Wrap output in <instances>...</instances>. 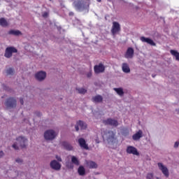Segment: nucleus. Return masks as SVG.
Listing matches in <instances>:
<instances>
[{"instance_id": "obj_10", "label": "nucleus", "mask_w": 179, "mask_h": 179, "mask_svg": "<svg viewBox=\"0 0 179 179\" xmlns=\"http://www.w3.org/2000/svg\"><path fill=\"white\" fill-rule=\"evenodd\" d=\"M158 167L159 170H161L162 173L166 177V178H169V176H170V173L169 172V169H167L164 165H163L162 163H158Z\"/></svg>"}, {"instance_id": "obj_21", "label": "nucleus", "mask_w": 179, "mask_h": 179, "mask_svg": "<svg viewBox=\"0 0 179 179\" xmlns=\"http://www.w3.org/2000/svg\"><path fill=\"white\" fill-rule=\"evenodd\" d=\"M62 145L64 148V149H66V150H73V147H72V145L66 141H63L62 143Z\"/></svg>"}, {"instance_id": "obj_4", "label": "nucleus", "mask_w": 179, "mask_h": 179, "mask_svg": "<svg viewBox=\"0 0 179 179\" xmlns=\"http://www.w3.org/2000/svg\"><path fill=\"white\" fill-rule=\"evenodd\" d=\"M17 52V49L15 47H8L6 48L4 57L6 58H11L13 53Z\"/></svg>"}, {"instance_id": "obj_9", "label": "nucleus", "mask_w": 179, "mask_h": 179, "mask_svg": "<svg viewBox=\"0 0 179 179\" xmlns=\"http://www.w3.org/2000/svg\"><path fill=\"white\" fill-rule=\"evenodd\" d=\"M126 152L129 155H134V156H139V152H138V149H136V148H135L132 145L127 146Z\"/></svg>"}, {"instance_id": "obj_32", "label": "nucleus", "mask_w": 179, "mask_h": 179, "mask_svg": "<svg viewBox=\"0 0 179 179\" xmlns=\"http://www.w3.org/2000/svg\"><path fill=\"white\" fill-rule=\"evenodd\" d=\"M43 17H48V13L44 12L42 15Z\"/></svg>"}, {"instance_id": "obj_33", "label": "nucleus", "mask_w": 179, "mask_h": 179, "mask_svg": "<svg viewBox=\"0 0 179 179\" xmlns=\"http://www.w3.org/2000/svg\"><path fill=\"white\" fill-rule=\"evenodd\" d=\"M15 162H16L17 163H23V160L21 159L20 158L17 159L15 160Z\"/></svg>"}, {"instance_id": "obj_14", "label": "nucleus", "mask_w": 179, "mask_h": 179, "mask_svg": "<svg viewBox=\"0 0 179 179\" xmlns=\"http://www.w3.org/2000/svg\"><path fill=\"white\" fill-rule=\"evenodd\" d=\"M46 76L47 73L44 71H39L35 75L36 79L37 80H39V82H41V80H44Z\"/></svg>"}, {"instance_id": "obj_12", "label": "nucleus", "mask_w": 179, "mask_h": 179, "mask_svg": "<svg viewBox=\"0 0 179 179\" xmlns=\"http://www.w3.org/2000/svg\"><path fill=\"white\" fill-rule=\"evenodd\" d=\"M141 41L142 43H147V44H149L150 45H152L153 47H156V43L153 41L150 38H146L145 36H141L140 38Z\"/></svg>"}, {"instance_id": "obj_15", "label": "nucleus", "mask_w": 179, "mask_h": 179, "mask_svg": "<svg viewBox=\"0 0 179 179\" xmlns=\"http://www.w3.org/2000/svg\"><path fill=\"white\" fill-rule=\"evenodd\" d=\"M134 48H127V50L126 51V53L124 54V58L131 59L134 58Z\"/></svg>"}, {"instance_id": "obj_30", "label": "nucleus", "mask_w": 179, "mask_h": 179, "mask_svg": "<svg viewBox=\"0 0 179 179\" xmlns=\"http://www.w3.org/2000/svg\"><path fill=\"white\" fill-rule=\"evenodd\" d=\"M14 72H15V70H13V68H10V69H7V71H6L7 75H13Z\"/></svg>"}, {"instance_id": "obj_17", "label": "nucleus", "mask_w": 179, "mask_h": 179, "mask_svg": "<svg viewBox=\"0 0 179 179\" xmlns=\"http://www.w3.org/2000/svg\"><path fill=\"white\" fill-rule=\"evenodd\" d=\"M78 143L80 148H83V149H86V150L89 149V146H87V144H86V141L85 140V138H79Z\"/></svg>"}, {"instance_id": "obj_7", "label": "nucleus", "mask_w": 179, "mask_h": 179, "mask_svg": "<svg viewBox=\"0 0 179 179\" xmlns=\"http://www.w3.org/2000/svg\"><path fill=\"white\" fill-rule=\"evenodd\" d=\"M119 31H121V26L120 25V23L117 22H113L111 29L112 34L113 36H115V34H117V33H118Z\"/></svg>"}, {"instance_id": "obj_39", "label": "nucleus", "mask_w": 179, "mask_h": 179, "mask_svg": "<svg viewBox=\"0 0 179 179\" xmlns=\"http://www.w3.org/2000/svg\"><path fill=\"white\" fill-rule=\"evenodd\" d=\"M69 16H73V15H75V13H73V12H70L69 13Z\"/></svg>"}, {"instance_id": "obj_41", "label": "nucleus", "mask_w": 179, "mask_h": 179, "mask_svg": "<svg viewBox=\"0 0 179 179\" xmlns=\"http://www.w3.org/2000/svg\"><path fill=\"white\" fill-rule=\"evenodd\" d=\"M97 2H101V0H96Z\"/></svg>"}, {"instance_id": "obj_11", "label": "nucleus", "mask_w": 179, "mask_h": 179, "mask_svg": "<svg viewBox=\"0 0 179 179\" xmlns=\"http://www.w3.org/2000/svg\"><path fill=\"white\" fill-rule=\"evenodd\" d=\"M50 166L52 169V170H55L56 171H59V170H61V164H59V162L55 159L50 162Z\"/></svg>"}, {"instance_id": "obj_27", "label": "nucleus", "mask_w": 179, "mask_h": 179, "mask_svg": "<svg viewBox=\"0 0 179 179\" xmlns=\"http://www.w3.org/2000/svg\"><path fill=\"white\" fill-rule=\"evenodd\" d=\"M113 90H115L119 96H124V90H122V88H114Z\"/></svg>"}, {"instance_id": "obj_22", "label": "nucleus", "mask_w": 179, "mask_h": 179, "mask_svg": "<svg viewBox=\"0 0 179 179\" xmlns=\"http://www.w3.org/2000/svg\"><path fill=\"white\" fill-rule=\"evenodd\" d=\"M87 166L89 169H97V164L93 161H88Z\"/></svg>"}, {"instance_id": "obj_3", "label": "nucleus", "mask_w": 179, "mask_h": 179, "mask_svg": "<svg viewBox=\"0 0 179 179\" xmlns=\"http://www.w3.org/2000/svg\"><path fill=\"white\" fill-rule=\"evenodd\" d=\"M17 105V101L16 99L13 97H10L6 99L5 102V106L7 107V108H15Z\"/></svg>"}, {"instance_id": "obj_23", "label": "nucleus", "mask_w": 179, "mask_h": 179, "mask_svg": "<svg viewBox=\"0 0 179 179\" xmlns=\"http://www.w3.org/2000/svg\"><path fill=\"white\" fill-rule=\"evenodd\" d=\"M0 26H1L2 27H8V26H9V24L5 18L1 17L0 18Z\"/></svg>"}, {"instance_id": "obj_36", "label": "nucleus", "mask_w": 179, "mask_h": 179, "mask_svg": "<svg viewBox=\"0 0 179 179\" xmlns=\"http://www.w3.org/2000/svg\"><path fill=\"white\" fill-rule=\"evenodd\" d=\"M87 76L88 78H92V71H90L88 73H87Z\"/></svg>"}, {"instance_id": "obj_35", "label": "nucleus", "mask_w": 179, "mask_h": 179, "mask_svg": "<svg viewBox=\"0 0 179 179\" xmlns=\"http://www.w3.org/2000/svg\"><path fill=\"white\" fill-rule=\"evenodd\" d=\"M56 159L58 160V162H62V159L60 157H58V155L56 156Z\"/></svg>"}, {"instance_id": "obj_37", "label": "nucleus", "mask_w": 179, "mask_h": 179, "mask_svg": "<svg viewBox=\"0 0 179 179\" xmlns=\"http://www.w3.org/2000/svg\"><path fill=\"white\" fill-rule=\"evenodd\" d=\"M20 104H22V106H23V104L24 103V101H23L22 98H20Z\"/></svg>"}, {"instance_id": "obj_16", "label": "nucleus", "mask_w": 179, "mask_h": 179, "mask_svg": "<svg viewBox=\"0 0 179 179\" xmlns=\"http://www.w3.org/2000/svg\"><path fill=\"white\" fill-rule=\"evenodd\" d=\"M79 127L80 129H86V128H87V124L83 122V121L79 120L76 125V131H79Z\"/></svg>"}, {"instance_id": "obj_34", "label": "nucleus", "mask_w": 179, "mask_h": 179, "mask_svg": "<svg viewBox=\"0 0 179 179\" xmlns=\"http://www.w3.org/2000/svg\"><path fill=\"white\" fill-rule=\"evenodd\" d=\"M178 145H179V142L178 141H176L174 144V148H178Z\"/></svg>"}, {"instance_id": "obj_18", "label": "nucleus", "mask_w": 179, "mask_h": 179, "mask_svg": "<svg viewBox=\"0 0 179 179\" xmlns=\"http://www.w3.org/2000/svg\"><path fill=\"white\" fill-rule=\"evenodd\" d=\"M143 135V132L142 131V130H138V131H137L135 134L132 136V139H134V141H139V139L142 138Z\"/></svg>"}, {"instance_id": "obj_40", "label": "nucleus", "mask_w": 179, "mask_h": 179, "mask_svg": "<svg viewBox=\"0 0 179 179\" xmlns=\"http://www.w3.org/2000/svg\"><path fill=\"white\" fill-rule=\"evenodd\" d=\"M108 2H112L113 3L115 0H108Z\"/></svg>"}, {"instance_id": "obj_31", "label": "nucleus", "mask_w": 179, "mask_h": 179, "mask_svg": "<svg viewBox=\"0 0 179 179\" xmlns=\"http://www.w3.org/2000/svg\"><path fill=\"white\" fill-rule=\"evenodd\" d=\"M147 179H153V173H148L146 177Z\"/></svg>"}, {"instance_id": "obj_25", "label": "nucleus", "mask_w": 179, "mask_h": 179, "mask_svg": "<svg viewBox=\"0 0 179 179\" xmlns=\"http://www.w3.org/2000/svg\"><path fill=\"white\" fill-rule=\"evenodd\" d=\"M170 53L176 57V61H179V52L177 50H171Z\"/></svg>"}, {"instance_id": "obj_2", "label": "nucleus", "mask_w": 179, "mask_h": 179, "mask_svg": "<svg viewBox=\"0 0 179 179\" xmlns=\"http://www.w3.org/2000/svg\"><path fill=\"white\" fill-rule=\"evenodd\" d=\"M16 141L17 143H15L13 145V149H15V150H19L18 146H20L22 149H24V148H26V146H27V138L22 136H20L17 138Z\"/></svg>"}, {"instance_id": "obj_5", "label": "nucleus", "mask_w": 179, "mask_h": 179, "mask_svg": "<svg viewBox=\"0 0 179 179\" xmlns=\"http://www.w3.org/2000/svg\"><path fill=\"white\" fill-rule=\"evenodd\" d=\"M55 136H57V134L54 130H47L44 134V138L46 141H52L55 139Z\"/></svg>"}, {"instance_id": "obj_38", "label": "nucleus", "mask_w": 179, "mask_h": 179, "mask_svg": "<svg viewBox=\"0 0 179 179\" xmlns=\"http://www.w3.org/2000/svg\"><path fill=\"white\" fill-rule=\"evenodd\" d=\"M3 156V151H0V158Z\"/></svg>"}, {"instance_id": "obj_29", "label": "nucleus", "mask_w": 179, "mask_h": 179, "mask_svg": "<svg viewBox=\"0 0 179 179\" xmlns=\"http://www.w3.org/2000/svg\"><path fill=\"white\" fill-rule=\"evenodd\" d=\"M77 90L80 94H85L87 92L85 88H77Z\"/></svg>"}, {"instance_id": "obj_19", "label": "nucleus", "mask_w": 179, "mask_h": 179, "mask_svg": "<svg viewBox=\"0 0 179 179\" xmlns=\"http://www.w3.org/2000/svg\"><path fill=\"white\" fill-rule=\"evenodd\" d=\"M122 69L124 73H129V72H131V69H129L128 63H123L122 64Z\"/></svg>"}, {"instance_id": "obj_20", "label": "nucleus", "mask_w": 179, "mask_h": 179, "mask_svg": "<svg viewBox=\"0 0 179 179\" xmlns=\"http://www.w3.org/2000/svg\"><path fill=\"white\" fill-rule=\"evenodd\" d=\"M92 100L94 103H102L103 102V96L101 95H96L92 98Z\"/></svg>"}, {"instance_id": "obj_13", "label": "nucleus", "mask_w": 179, "mask_h": 179, "mask_svg": "<svg viewBox=\"0 0 179 179\" xmlns=\"http://www.w3.org/2000/svg\"><path fill=\"white\" fill-rule=\"evenodd\" d=\"M108 136L107 138L108 142H110L111 143H115V141H117V138H115V133L113 131H109L108 132Z\"/></svg>"}, {"instance_id": "obj_42", "label": "nucleus", "mask_w": 179, "mask_h": 179, "mask_svg": "<svg viewBox=\"0 0 179 179\" xmlns=\"http://www.w3.org/2000/svg\"><path fill=\"white\" fill-rule=\"evenodd\" d=\"M156 76L152 75V78H155Z\"/></svg>"}, {"instance_id": "obj_24", "label": "nucleus", "mask_w": 179, "mask_h": 179, "mask_svg": "<svg viewBox=\"0 0 179 179\" xmlns=\"http://www.w3.org/2000/svg\"><path fill=\"white\" fill-rule=\"evenodd\" d=\"M8 34H11L13 36H21L22 32L19 30L11 29L8 31Z\"/></svg>"}, {"instance_id": "obj_28", "label": "nucleus", "mask_w": 179, "mask_h": 179, "mask_svg": "<svg viewBox=\"0 0 179 179\" xmlns=\"http://www.w3.org/2000/svg\"><path fill=\"white\" fill-rule=\"evenodd\" d=\"M71 162L76 166H79L80 164L79 159H78V158L75 156L71 157Z\"/></svg>"}, {"instance_id": "obj_43", "label": "nucleus", "mask_w": 179, "mask_h": 179, "mask_svg": "<svg viewBox=\"0 0 179 179\" xmlns=\"http://www.w3.org/2000/svg\"><path fill=\"white\" fill-rule=\"evenodd\" d=\"M50 1H52V0H50Z\"/></svg>"}, {"instance_id": "obj_1", "label": "nucleus", "mask_w": 179, "mask_h": 179, "mask_svg": "<svg viewBox=\"0 0 179 179\" xmlns=\"http://www.w3.org/2000/svg\"><path fill=\"white\" fill-rule=\"evenodd\" d=\"M90 6V1L89 0H78L74 1V8L78 12H89V8Z\"/></svg>"}, {"instance_id": "obj_8", "label": "nucleus", "mask_w": 179, "mask_h": 179, "mask_svg": "<svg viewBox=\"0 0 179 179\" xmlns=\"http://www.w3.org/2000/svg\"><path fill=\"white\" fill-rule=\"evenodd\" d=\"M106 71V67L102 63H99L98 65L94 66V72L95 73H103Z\"/></svg>"}, {"instance_id": "obj_6", "label": "nucleus", "mask_w": 179, "mask_h": 179, "mask_svg": "<svg viewBox=\"0 0 179 179\" xmlns=\"http://www.w3.org/2000/svg\"><path fill=\"white\" fill-rule=\"evenodd\" d=\"M103 124L104 125H110V127H118V120L109 117L106 120H103Z\"/></svg>"}, {"instance_id": "obj_26", "label": "nucleus", "mask_w": 179, "mask_h": 179, "mask_svg": "<svg viewBox=\"0 0 179 179\" xmlns=\"http://www.w3.org/2000/svg\"><path fill=\"white\" fill-rule=\"evenodd\" d=\"M78 173L80 176H85L86 171L85 170V167L80 166L78 169Z\"/></svg>"}]
</instances>
